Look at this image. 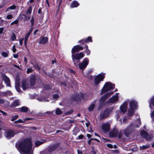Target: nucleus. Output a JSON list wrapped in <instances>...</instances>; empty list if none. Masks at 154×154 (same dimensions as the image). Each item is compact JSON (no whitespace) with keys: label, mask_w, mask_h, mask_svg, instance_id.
<instances>
[{"label":"nucleus","mask_w":154,"mask_h":154,"mask_svg":"<svg viewBox=\"0 0 154 154\" xmlns=\"http://www.w3.org/2000/svg\"><path fill=\"white\" fill-rule=\"evenodd\" d=\"M37 99L39 101L46 102L48 101L46 98L44 97H39L37 98Z\"/></svg>","instance_id":"29"},{"label":"nucleus","mask_w":154,"mask_h":154,"mask_svg":"<svg viewBox=\"0 0 154 154\" xmlns=\"http://www.w3.org/2000/svg\"><path fill=\"white\" fill-rule=\"evenodd\" d=\"M107 146L108 147H109V148H112L113 147V146L110 144H108L107 145Z\"/></svg>","instance_id":"58"},{"label":"nucleus","mask_w":154,"mask_h":154,"mask_svg":"<svg viewBox=\"0 0 154 154\" xmlns=\"http://www.w3.org/2000/svg\"><path fill=\"white\" fill-rule=\"evenodd\" d=\"M53 98L55 99H57L59 97V95L57 94H54L53 96Z\"/></svg>","instance_id":"53"},{"label":"nucleus","mask_w":154,"mask_h":154,"mask_svg":"<svg viewBox=\"0 0 154 154\" xmlns=\"http://www.w3.org/2000/svg\"><path fill=\"white\" fill-rule=\"evenodd\" d=\"M23 38H21L19 40V43L20 45H23Z\"/></svg>","instance_id":"50"},{"label":"nucleus","mask_w":154,"mask_h":154,"mask_svg":"<svg viewBox=\"0 0 154 154\" xmlns=\"http://www.w3.org/2000/svg\"><path fill=\"white\" fill-rule=\"evenodd\" d=\"M117 136H118V137L119 138H120L121 137H122V134L121 133V132H118V135Z\"/></svg>","instance_id":"54"},{"label":"nucleus","mask_w":154,"mask_h":154,"mask_svg":"<svg viewBox=\"0 0 154 154\" xmlns=\"http://www.w3.org/2000/svg\"><path fill=\"white\" fill-rule=\"evenodd\" d=\"M20 104L19 101L18 100H16L11 103V107H16Z\"/></svg>","instance_id":"20"},{"label":"nucleus","mask_w":154,"mask_h":154,"mask_svg":"<svg viewBox=\"0 0 154 154\" xmlns=\"http://www.w3.org/2000/svg\"><path fill=\"white\" fill-rule=\"evenodd\" d=\"M78 154H83L82 152L81 151L77 150Z\"/></svg>","instance_id":"64"},{"label":"nucleus","mask_w":154,"mask_h":154,"mask_svg":"<svg viewBox=\"0 0 154 154\" xmlns=\"http://www.w3.org/2000/svg\"><path fill=\"white\" fill-rule=\"evenodd\" d=\"M13 17V16L12 15L9 14L6 17L7 19L9 20L12 19Z\"/></svg>","instance_id":"46"},{"label":"nucleus","mask_w":154,"mask_h":154,"mask_svg":"<svg viewBox=\"0 0 154 154\" xmlns=\"http://www.w3.org/2000/svg\"><path fill=\"white\" fill-rule=\"evenodd\" d=\"M83 137H84V136L83 135H80L78 136V137L79 139H81Z\"/></svg>","instance_id":"57"},{"label":"nucleus","mask_w":154,"mask_h":154,"mask_svg":"<svg viewBox=\"0 0 154 154\" xmlns=\"http://www.w3.org/2000/svg\"><path fill=\"white\" fill-rule=\"evenodd\" d=\"M13 22L14 24H17L18 23V21L17 20L13 21Z\"/></svg>","instance_id":"60"},{"label":"nucleus","mask_w":154,"mask_h":154,"mask_svg":"<svg viewBox=\"0 0 154 154\" xmlns=\"http://www.w3.org/2000/svg\"><path fill=\"white\" fill-rule=\"evenodd\" d=\"M30 22L31 24V25L32 26L33 25L34 23V19L33 17H32L31 19L30 20Z\"/></svg>","instance_id":"48"},{"label":"nucleus","mask_w":154,"mask_h":154,"mask_svg":"<svg viewBox=\"0 0 154 154\" xmlns=\"http://www.w3.org/2000/svg\"><path fill=\"white\" fill-rule=\"evenodd\" d=\"M55 113L56 115H59L62 113V112L60 109L57 108L55 110Z\"/></svg>","instance_id":"31"},{"label":"nucleus","mask_w":154,"mask_h":154,"mask_svg":"<svg viewBox=\"0 0 154 154\" xmlns=\"http://www.w3.org/2000/svg\"><path fill=\"white\" fill-rule=\"evenodd\" d=\"M32 119V118H26L25 119H23V120H24V122H25L26 121L30 120Z\"/></svg>","instance_id":"56"},{"label":"nucleus","mask_w":154,"mask_h":154,"mask_svg":"<svg viewBox=\"0 0 154 154\" xmlns=\"http://www.w3.org/2000/svg\"><path fill=\"white\" fill-rule=\"evenodd\" d=\"M9 102L5 99H0V104L3 105L4 106H8L9 105Z\"/></svg>","instance_id":"15"},{"label":"nucleus","mask_w":154,"mask_h":154,"mask_svg":"<svg viewBox=\"0 0 154 154\" xmlns=\"http://www.w3.org/2000/svg\"><path fill=\"white\" fill-rule=\"evenodd\" d=\"M136 122L138 123V124H135V125H134V127H139V126L140 125V119H137L136 121Z\"/></svg>","instance_id":"35"},{"label":"nucleus","mask_w":154,"mask_h":154,"mask_svg":"<svg viewBox=\"0 0 154 154\" xmlns=\"http://www.w3.org/2000/svg\"><path fill=\"white\" fill-rule=\"evenodd\" d=\"M134 109H132L131 105H130V108H129L128 110V115L129 116L132 115L134 113Z\"/></svg>","instance_id":"25"},{"label":"nucleus","mask_w":154,"mask_h":154,"mask_svg":"<svg viewBox=\"0 0 154 154\" xmlns=\"http://www.w3.org/2000/svg\"><path fill=\"white\" fill-rule=\"evenodd\" d=\"M95 106V105L94 104H91L90 106L88 107V110L89 111H92L94 107Z\"/></svg>","instance_id":"30"},{"label":"nucleus","mask_w":154,"mask_h":154,"mask_svg":"<svg viewBox=\"0 0 154 154\" xmlns=\"http://www.w3.org/2000/svg\"><path fill=\"white\" fill-rule=\"evenodd\" d=\"M79 5V4L76 1H73L71 5V8H76Z\"/></svg>","instance_id":"22"},{"label":"nucleus","mask_w":154,"mask_h":154,"mask_svg":"<svg viewBox=\"0 0 154 154\" xmlns=\"http://www.w3.org/2000/svg\"><path fill=\"white\" fill-rule=\"evenodd\" d=\"M83 49V48L82 47L78 45L74 46L72 50V54H74V53L78 52L80 50H82Z\"/></svg>","instance_id":"12"},{"label":"nucleus","mask_w":154,"mask_h":154,"mask_svg":"<svg viewBox=\"0 0 154 154\" xmlns=\"http://www.w3.org/2000/svg\"><path fill=\"white\" fill-rule=\"evenodd\" d=\"M24 14H20L18 17V18L19 20H22L23 19H24Z\"/></svg>","instance_id":"38"},{"label":"nucleus","mask_w":154,"mask_h":154,"mask_svg":"<svg viewBox=\"0 0 154 154\" xmlns=\"http://www.w3.org/2000/svg\"><path fill=\"white\" fill-rule=\"evenodd\" d=\"M118 99V93H116L109 99V102L111 103H114L117 101Z\"/></svg>","instance_id":"11"},{"label":"nucleus","mask_w":154,"mask_h":154,"mask_svg":"<svg viewBox=\"0 0 154 154\" xmlns=\"http://www.w3.org/2000/svg\"><path fill=\"white\" fill-rule=\"evenodd\" d=\"M110 113V111L109 109L106 110L104 112H101L100 115V119H102L108 116Z\"/></svg>","instance_id":"9"},{"label":"nucleus","mask_w":154,"mask_h":154,"mask_svg":"<svg viewBox=\"0 0 154 154\" xmlns=\"http://www.w3.org/2000/svg\"><path fill=\"white\" fill-rule=\"evenodd\" d=\"M16 49L15 48V45H14L12 47V51L14 53H15L16 51Z\"/></svg>","instance_id":"52"},{"label":"nucleus","mask_w":154,"mask_h":154,"mask_svg":"<svg viewBox=\"0 0 154 154\" xmlns=\"http://www.w3.org/2000/svg\"><path fill=\"white\" fill-rule=\"evenodd\" d=\"M92 42V38L91 37H88L86 39H83L79 41V42L83 44L84 42Z\"/></svg>","instance_id":"19"},{"label":"nucleus","mask_w":154,"mask_h":154,"mask_svg":"<svg viewBox=\"0 0 154 154\" xmlns=\"http://www.w3.org/2000/svg\"><path fill=\"white\" fill-rule=\"evenodd\" d=\"M0 112L2 113V114L4 115H7V114L5 112H4L2 110Z\"/></svg>","instance_id":"62"},{"label":"nucleus","mask_w":154,"mask_h":154,"mask_svg":"<svg viewBox=\"0 0 154 154\" xmlns=\"http://www.w3.org/2000/svg\"><path fill=\"white\" fill-rule=\"evenodd\" d=\"M21 112H26L28 110V108L26 106H23L20 108Z\"/></svg>","instance_id":"26"},{"label":"nucleus","mask_w":154,"mask_h":154,"mask_svg":"<svg viewBox=\"0 0 154 154\" xmlns=\"http://www.w3.org/2000/svg\"><path fill=\"white\" fill-rule=\"evenodd\" d=\"M16 6L14 5H13L10 6L9 8H8L6 10V11H8L9 10H13L14 9L16 8Z\"/></svg>","instance_id":"33"},{"label":"nucleus","mask_w":154,"mask_h":154,"mask_svg":"<svg viewBox=\"0 0 154 154\" xmlns=\"http://www.w3.org/2000/svg\"><path fill=\"white\" fill-rule=\"evenodd\" d=\"M131 105L132 109H134L136 108L137 106V103L134 101H131L130 103V108Z\"/></svg>","instance_id":"23"},{"label":"nucleus","mask_w":154,"mask_h":154,"mask_svg":"<svg viewBox=\"0 0 154 154\" xmlns=\"http://www.w3.org/2000/svg\"><path fill=\"white\" fill-rule=\"evenodd\" d=\"M116 115L115 116V117L116 118V119L118 120L119 119V118L120 113L119 112V111L117 112H116Z\"/></svg>","instance_id":"41"},{"label":"nucleus","mask_w":154,"mask_h":154,"mask_svg":"<svg viewBox=\"0 0 154 154\" xmlns=\"http://www.w3.org/2000/svg\"><path fill=\"white\" fill-rule=\"evenodd\" d=\"M44 142L45 141L44 140H41V141H37L35 142V144L36 146H38L44 143Z\"/></svg>","instance_id":"28"},{"label":"nucleus","mask_w":154,"mask_h":154,"mask_svg":"<svg viewBox=\"0 0 154 154\" xmlns=\"http://www.w3.org/2000/svg\"><path fill=\"white\" fill-rule=\"evenodd\" d=\"M29 15L28 14L24 15V21H27L30 19V17Z\"/></svg>","instance_id":"32"},{"label":"nucleus","mask_w":154,"mask_h":154,"mask_svg":"<svg viewBox=\"0 0 154 154\" xmlns=\"http://www.w3.org/2000/svg\"><path fill=\"white\" fill-rule=\"evenodd\" d=\"M113 93V92L110 91L109 93H107L104 96H103L100 98V106H103L105 104V102L107 98L109 97Z\"/></svg>","instance_id":"4"},{"label":"nucleus","mask_w":154,"mask_h":154,"mask_svg":"<svg viewBox=\"0 0 154 154\" xmlns=\"http://www.w3.org/2000/svg\"><path fill=\"white\" fill-rule=\"evenodd\" d=\"M2 55L4 57H6L8 56V53L5 52H2Z\"/></svg>","instance_id":"42"},{"label":"nucleus","mask_w":154,"mask_h":154,"mask_svg":"<svg viewBox=\"0 0 154 154\" xmlns=\"http://www.w3.org/2000/svg\"><path fill=\"white\" fill-rule=\"evenodd\" d=\"M48 41V38L46 37H41L40 38L39 43L40 44H44L46 43Z\"/></svg>","instance_id":"18"},{"label":"nucleus","mask_w":154,"mask_h":154,"mask_svg":"<svg viewBox=\"0 0 154 154\" xmlns=\"http://www.w3.org/2000/svg\"><path fill=\"white\" fill-rule=\"evenodd\" d=\"M13 56L14 58H17L18 57V55L17 54H14Z\"/></svg>","instance_id":"63"},{"label":"nucleus","mask_w":154,"mask_h":154,"mask_svg":"<svg viewBox=\"0 0 154 154\" xmlns=\"http://www.w3.org/2000/svg\"><path fill=\"white\" fill-rule=\"evenodd\" d=\"M30 32H28L27 33L25 36V37H26V38H28V37L30 35Z\"/></svg>","instance_id":"59"},{"label":"nucleus","mask_w":154,"mask_h":154,"mask_svg":"<svg viewBox=\"0 0 154 154\" xmlns=\"http://www.w3.org/2000/svg\"><path fill=\"white\" fill-rule=\"evenodd\" d=\"M59 146V144H57L50 146L48 149V152H52L56 150L57 149Z\"/></svg>","instance_id":"14"},{"label":"nucleus","mask_w":154,"mask_h":154,"mask_svg":"<svg viewBox=\"0 0 154 154\" xmlns=\"http://www.w3.org/2000/svg\"><path fill=\"white\" fill-rule=\"evenodd\" d=\"M29 82L31 86L34 85L35 83L36 78L34 75H31L30 76Z\"/></svg>","instance_id":"13"},{"label":"nucleus","mask_w":154,"mask_h":154,"mask_svg":"<svg viewBox=\"0 0 154 154\" xmlns=\"http://www.w3.org/2000/svg\"><path fill=\"white\" fill-rule=\"evenodd\" d=\"M17 133V132L15 131L9 130L5 131V135L7 138L9 139L13 137Z\"/></svg>","instance_id":"6"},{"label":"nucleus","mask_w":154,"mask_h":154,"mask_svg":"<svg viewBox=\"0 0 154 154\" xmlns=\"http://www.w3.org/2000/svg\"><path fill=\"white\" fill-rule=\"evenodd\" d=\"M15 88L17 91L18 92H20L21 90L19 88V82L18 81L17 82V80H16L15 82Z\"/></svg>","instance_id":"27"},{"label":"nucleus","mask_w":154,"mask_h":154,"mask_svg":"<svg viewBox=\"0 0 154 154\" xmlns=\"http://www.w3.org/2000/svg\"><path fill=\"white\" fill-rule=\"evenodd\" d=\"M32 145L31 139L27 138L16 144V146L18 149H20L25 154H32L31 151Z\"/></svg>","instance_id":"1"},{"label":"nucleus","mask_w":154,"mask_h":154,"mask_svg":"<svg viewBox=\"0 0 154 154\" xmlns=\"http://www.w3.org/2000/svg\"><path fill=\"white\" fill-rule=\"evenodd\" d=\"M4 80L7 85L8 86H10V83L9 78L6 76H5L4 77Z\"/></svg>","instance_id":"21"},{"label":"nucleus","mask_w":154,"mask_h":154,"mask_svg":"<svg viewBox=\"0 0 154 154\" xmlns=\"http://www.w3.org/2000/svg\"><path fill=\"white\" fill-rule=\"evenodd\" d=\"M140 135L148 140H150L152 137L148 134L147 132L145 131H142L140 132Z\"/></svg>","instance_id":"10"},{"label":"nucleus","mask_w":154,"mask_h":154,"mask_svg":"<svg viewBox=\"0 0 154 154\" xmlns=\"http://www.w3.org/2000/svg\"><path fill=\"white\" fill-rule=\"evenodd\" d=\"M28 85L26 82L25 81H23L22 82V88L23 90H25L27 88Z\"/></svg>","instance_id":"24"},{"label":"nucleus","mask_w":154,"mask_h":154,"mask_svg":"<svg viewBox=\"0 0 154 154\" xmlns=\"http://www.w3.org/2000/svg\"><path fill=\"white\" fill-rule=\"evenodd\" d=\"M150 115L152 119V120H153V118H154V111H152Z\"/></svg>","instance_id":"44"},{"label":"nucleus","mask_w":154,"mask_h":154,"mask_svg":"<svg viewBox=\"0 0 154 154\" xmlns=\"http://www.w3.org/2000/svg\"><path fill=\"white\" fill-rule=\"evenodd\" d=\"M118 131L117 129L115 128L110 132V135L112 137L117 136Z\"/></svg>","instance_id":"16"},{"label":"nucleus","mask_w":154,"mask_h":154,"mask_svg":"<svg viewBox=\"0 0 154 154\" xmlns=\"http://www.w3.org/2000/svg\"><path fill=\"white\" fill-rule=\"evenodd\" d=\"M85 52L88 55H89L91 53L90 51L88 49H87L85 51Z\"/></svg>","instance_id":"47"},{"label":"nucleus","mask_w":154,"mask_h":154,"mask_svg":"<svg viewBox=\"0 0 154 154\" xmlns=\"http://www.w3.org/2000/svg\"><path fill=\"white\" fill-rule=\"evenodd\" d=\"M2 128L1 126H0V138H1L2 136Z\"/></svg>","instance_id":"49"},{"label":"nucleus","mask_w":154,"mask_h":154,"mask_svg":"<svg viewBox=\"0 0 154 154\" xmlns=\"http://www.w3.org/2000/svg\"><path fill=\"white\" fill-rule=\"evenodd\" d=\"M140 149L144 150L148 149L149 148V146L147 145H143L142 146H140Z\"/></svg>","instance_id":"36"},{"label":"nucleus","mask_w":154,"mask_h":154,"mask_svg":"<svg viewBox=\"0 0 154 154\" xmlns=\"http://www.w3.org/2000/svg\"><path fill=\"white\" fill-rule=\"evenodd\" d=\"M24 122V120L23 121L21 119H19L17 121H15L14 122V123H23Z\"/></svg>","instance_id":"40"},{"label":"nucleus","mask_w":154,"mask_h":154,"mask_svg":"<svg viewBox=\"0 0 154 154\" xmlns=\"http://www.w3.org/2000/svg\"><path fill=\"white\" fill-rule=\"evenodd\" d=\"M93 140V138H91V139H90L88 141V143L89 144V145H90L91 144V140Z\"/></svg>","instance_id":"61"},{"label":"nucleus","mask_w":154,"mask_h":154,"mask_svg":"<svg viewBox=\"0 0 154 154\" xmlns=\"http://www.w3.org/2000/svg\"><path fill=\"white\" fill-rule=\"evenodd\" d=\"M101 128L104 132H107L110 129V124L108 122H107L102 125Z\"/></svg>","instance_id":"8"},{"label":"nucleus","mask_w":154,"mask_h":154,"mask_svg":"<svg viewBox=\"0 0 154 154\" xmlns=\"http://www.w3.org/2000/svg\"><path fill=\"white\" fill-rule=\"evenodd\" d=\"M89 60L87 58H85L82 62L79 64V68L83 70L88 64Z\"/></svg>","instance_id":"5"},{"label":"nucleus","mask_w":154,"mask_h":154,"mask_svg":"<svg viewBox=\"0 0 154 154\" xmlns=\"http://www.w3.org/2000/svg\"><path fill=\"white\" fill-rule=\"evenodd\" d=\"M105 77L104 75L103 74L98 75L94 78L95 84L97 85L99 82L103 81Z\"/></svg>","instance_id":"7"},{"label":"nucleus","mask_w":154,"mask_h":154,"mask_svg":"<svg viewBox=\"0 0 154 154\" xmlns=\"http://www.w3.org/2000/svg\"><path fill=\"white\" fill-rule=\"evenodd\" d=\"M18 117V115H15L14 116H12V119H11V121H13L17 119Z\"/></svg>","instance_id":"39"},{"label":"nucleus","mask_w":154,"mask_h":154,"mask_svg":"<svg viewBox=\"0 0 154 154\" xmlns=\"http://www.w3.org/2000/svg\"><path fill=\"white\" fill-rule=\"evenodd\" d=\"M4 86L2 84V81H0V89L3 88Z\"/></svg>","instance_id":"55"},{"label":"nucleus","mask_w":154,"mask_h":154,"mask_svg":"<svg viewBox=\"0 0 154 154\" xmlns=\"http://www.w3.org/2000/svg\"><path fill=\"white\" fill-rule=\"evenodd\" d=\"M32 70V69L31 68H28L27 69L26 72L28 74L29 73L31 72Z\"/></svg>","instance_id":"45"},{"label":"nucleus","mask_w":154,"mask_h":154,"mask_svg":"<svg viewBox=\"0 0 154 154\" xmlns=\"http://www.w3.org/2000/svg\"><path fill=\"white\" fill-rule=\"evenodd\" d=\"M16 37L15 35L14 34L13 35L11 36V39L12 41H14L15 40Z\"/></svg>","instance_id":"43"},{"label":"nucleus","mask_w":154,"mask_h":154,"mask_svg":"<svg viewBox=\"0 0 154 154\" xmlns=\"http://www.w3.org/2000/svg\"><path fill=\"white\" fill-rule=\"evenodd\" d=\"M32 8L31 6H30L28 9V11L26 12V14L30 15L32 11Z\"/></svg>","instance_id":"34"},{"label":"nucleus","mask_w":154,"mask_h":154,"mask_svg":"<svg viewBox=\"0 0 154 154\" xmlns=\"http://www.w3.org/2000/svg\"><path fill=\"white\" fill-rule=\"evenodd\" d=\"M84 56V54L82 52H80L75 54H72V58L75 65H76L75 60H79L81 58H83Z\"/></svg>","instance_id":"3"},{"label":"nucleus","mask_w":154,"mask_h":154,"mask_svg":"<svg viewBox=\"0 0 154 154\" xmlns=\"http://www.w3.org/2000/svg\"><path fill=\"white\" fill-rule=\"evenodd\" d=\"M114 88V84H112L111 82H107L103 86L100 94H102Z\"/></svg>","instance_id":"2"},{"label":"nucleus","mask_w":154,"mask_h":154,"mask_svg":"<svg viewBox=\"0 0 154 154\" xmlns=\"http://www.w3.org/2000/svg\"><path fill=\"white\" fill-rule=\"evenodd\" d=\"M151 104L152 105L154 106V96L151 99L150 102L149 103V106L150 108H151Z\"/></svg>","instance_id":"37"},{"label":"nucleus","mask_w":154,"mask_h":154,"mask_svg":"<svg viewBox=\"0 0 154 154\" xmlns=\"http://www.w3.org/2000/svg\"><path fill=\"white\" fill-rule=\"evenodd\" d=\"M28 38H26L25 37V39H24V44L25 46L26 47L27 45V43L28 40Z\"/></svg>","instance_id":"51"},{"label":"nucleus","mask_w":154,"mask_h":154,"mask_svg":"<svg viewBox=\"0 0 154 154\" xmlns=\"http://www.w3.org/2000/svg\"><path fill=\"white\" fill-rule=\"evenodd\" d=\"M120 109L122 112L123 113L125 112L127 109V104L126 103H124L120 107Z\"/></svg>","instance_id":"17"}]
</instances>
